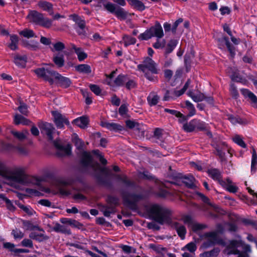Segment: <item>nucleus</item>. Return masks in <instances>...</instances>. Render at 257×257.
<instances>
[{"label": "nucleus", "mask_w": 257, "mask_h": 257, "mask_svg": "<svg viewBox=\"0 0 257 257\" xmlns=\"http://www.w3.org/2000/svg\"><path fill=\"white\" fill-rule=\"evenodd\" d=\"M204 237L205 241L201 246L203 249H207L217 244L224 247L223 252L226 255L238 254L237 257H249L250 246L241 240L240 236H237L235 239L225 241L219 237L217 232L212 231L206 233Z\"/></svg>", "instance_id": "nucleus-1"}, {"label": "nucleus", "mask_w": 257, "mask_h": 257, "mask_svg": "<svg viewBox=\"0 0 257 257\" xmlns=\"http://www.w3.org/2000/svg\"><path fill=\"white\" fill-rule=\"evenodd\" d=\"M147 210L151 217L160 224H167L175 229L181 239L185 238L187 232L185 227L180 222L172 219L171 211L159 204H153L147 207Z\"/></svg>", "instance_id": "nucleus-2"}, {"label": "nucleus", "mask_w": 257, "mask_h": 257, "mask_svg": "<svg viewBox=\"0 0 257 257\" xmlns=\"http://www.w3.org/2000/svg\"><path fill=\"white\" fill-rule=\"evenodd\" d=\"M46 67L39 68L34 70L38 77L48 81L50 84L57 82L64 88H67L71 85V81L68 78L62 76L51 69L50 67H53V64H46Z\"/></svg>", "instance_id": "nucleus-3"}, {"label": "nucleus", "mask_w": 257, "mask_h": 257, "mask_svg": "<svg viewBox=\"0 0 257 257\" xmlns=\"http://www.w3.org/2000/svg\"><path fill=\"white\" fill-rule=\"evenodd\" d=\"M0 175L8 180L22 184H26L29 181L37 185L40 184V181L35 177L27 176L22 168H15L11 170H8L1 162Z\"/></svg>", "instance_id": "nucleus-4"}, {"label": "nucleus", "mask_w": 257, "mask_h": 257, "mask_svg": "<svg viewBox=\"0 0 257 257\" xmlns=\"http://www.w3.org/2000/svg\"><path fill=\"white\" fill-rule=\"evenodd\" d=\"M81 164L87 169H91L95 172L104 173L107 172L106 168L101 167L100 165L93 160L90 152L83 151L81 156Z\"/></svg>", "instance_id": "nucleus-5"}, {"label": "nucleus", "mask_w": 257, "mask_h": 257, "mask_svg": "<svg viewBox=\"0 0 257 257\" xmlns=\"http://www.w3.org/2000/svg\"><path fill=\"white\" fill-rule=\"evenodd\" d=\"M138 67L139 69L145 73L146 78L148 80L152 81H155L156 78L152 74H157L158 71L155 63L152 59L146 58L144 60L143 64L139 65Z\"/></svg>", "instance_id": "nucleus-6"}, {"label": "nucleus", "mask_w": 257, "mask_h": 257, "mask_svg": "<svg viewBox=\"0 0 257 257\" xmlns=\"http://www.w3.org/2000/svg\"><path fill=\"white\" fill-rule=\"evenodd\" d=\"M164 36L163 28L159 23H156L154 26L146 30L145 32L141 34L139 39L141 40H147L152 37L161 39Z\"/></svg>", "instance_id": "nucleus-7"}, {"label": "nucleus", "mask_w": 257, "mask_h": 257, "mask_svg": "<svg viewBox=\"0 0 257 257\" xmlns=\"http://www.w3.org/2000/svg\"><path fill=\"white\" fill-rule=\"evenodd\" d=\"M115 73V71H113L109 75H106V84L111 87L123 86L127 80V77L123 75H119L114 80H112Z\"/></svg>", "instance_id": "nucleus-8"}, {"label": "nucleus", "mask_w": 257, "mask_h": 257, "mask_svg": "<svg viewBox=\"0 0 257 257\" xmlns=\"http://www.w3.org/2000/svg\"><path fill=\"white\" fill-rule=\"evenodd\" d=\"M2 149L4 151L15 152L19 155H26L28 153L27 149L22 146H15L10 144H6L3 142H1Z\"/></svg>", "instance_id": "nucleus-9"}, {"label": "nucleus", "mask_w": 257, "mask_h": 257, "mask_svg": "<svg viewBox=\"0 0 257 257\" xmlns=\"http://www.w3.org/2000/svg\"><path fill=\"white\" fill-rule=\"evenodd\" d=\"M54 145L57 149V153L60 156H68L71 153V146L69 144L64 145L59 140H56L53 142Z\"/></svg>", "instance_id": "nucleus-10"}, {"label": "nucleus", "mask_w": 257, "mask_h": 257, "mask_svg": "<svg viewBox=\"0 0 257 257\" xmlns=\"http://www.w3.org/2000/svg\"><path fill=\"white\" fill-rule=\"evenodd\" d=\"M52 114L53 116L54 122L57 128H63L64 124L69 125V121L68 118L58 111H52Z\"/></svg>", "instance_id": "nucleus-11"}, {"label": "nucleus", "mask_w": 257, "mask_h": 257, "mask_svg": "<svg viewBox=\"0 0 257 257\" xmlns=\"http://www.w3.org/2000/svg\"><path fill=\"white\" fill-rule=\"evenodd\" d=\"M190 84V80H188L182 89L180 90H173V92H171V95H169L170 92L169 90H167L164 96L163 100L164 101H169L171 99H174L177 97L181 96L187 90Z\"/></svg>", "instance_id": "nucleus-12"}, {"label": "nucleus", "mask_w": 257, "mask_h": 257, "mask_svg": "<svg viewBox=\"0 0 257 257\" xmlns=\"http://www.w3.org/2000/svg\"><path fill=\"white\" fill-rule=\"evenodd\" d=\"M144 195L143 194H124L123 198L124 203L128 205L134 204L137 202L143 199Z\"/></svg>", "instance_id": "nucleus-13"}, {"label": "nucleus", "mask_w": 257, "mask_h": 257, "mask_svg": "<svg viewBox=\"0 0 257 257\" xmlns=\"http://www.w3.org/2000/svg\"><path fill=\"white\" fill-rule=\"evenodd\" d=\"M40 231V232L33 231L29 234V237L32 239L36 240L39 242H41L48 239V237L45 234V231L43 229L40 228L39 226L36 228Z\"/></svg>", "instance_id": "nucleus-14"}, {"label": "nucleus", "mask_w": 257, "mask_h": 257, "mask_svg": "<svg viewBox=\"0 0 257 257\" xmlns=\"http://www.w3.org/2000/svg\"><path fill=\"white\" fill-rule=\"evenodd\" d=\"M240 92L245 98H248L249 100L253 107L257 108V97L253 93L245 88L240 89Z\"/></svg>", "instance_id": "nucleus-15"}, {"label": "nucleus", "mask_w": 257, "mask_h": 257, "mask_svg": "<svg viewBox=\"0 0 257 257\" xmlns=\"http://www.w3.org/2000/svg\"><path fill=\"white\" fill-rule=\"evenodd\" d=\"M220 185L225 188L227 191L231 193H236L238 190V187L228 178L224 180V181H221Z\"/></svg>", "instance_id": "nucleus-16"}, {"label": "nucleus", "mask_w": 257, "mask_h": 257, "mask_svg": "<svg viewBox=\"0 0 257 257\" xmlns=\"http://www.w3.org/2000/svg\"><path fill=\"white\" fill-rule=\"evenodd\" d=\"M42 132L46 134L50 140H53L52 134L54 131V127L51 123L44 122L40 126Z\"/></svg>", "instance_id": "nucleus-17"}, {"label": "nucleus", "mask_w": 257, "mask_h": 257, "mask_svg": "<svg viewBox=\"0 0 257 257\" xmlns=\"http://www.w3.org/2000/svg\"><path fill=\"white\" fill-rule=\"evenodd\" d=\"M101 125L110 131L118 132L123 130V127L117 123L114 122H108L106 121L101 122Z\"/></svg>", "instance_id": "nucleus-18"}, {"label": "nucleus", "mask_w": 257, "mask_h": 257, "mask_svg": "<svg viewBox=\"0 0 257 257\" xmlns=\"http://www.w3.org/2000/svg\"><path fill=\"white\" fill-rule=\"evenodd\" d=\"M71 183L69 180H63L60 182L58 186L60 193L62 195H68L71 194L70 191L67 187V185Z\"/></svg>", "instance_id": "nucleus-19"}, {"label": "nucleus", "mask_w": 257, "mask_h": 257, "mask_svg": "<svg viewBox=\"0 0 257 257\" xmlns=\"http://www.w3.org/2000/svg\"><path fill=\"white\" fill-rule=\"evenodd\" d=\"M72 123L81 128H85L87 127L89 119L87 116H82L74 119Z\"/></svg>", "instance_id": "nucleus-20"}, {"label": "nucleus", "mask_w": 257, "mask_h": 257, "mask_svg": "<svg viewBox=\"0 0 257 257\" xmlns=\"http://www.w3.org/2000/svg\"><path fill=\"white\" fill-rule=\"evenodd\" d=\"M70 48L72 51H74L78 57L79 61L84 60L87 56L83 50L80 47H77L74 44H70Z\"/></svg>", "instance_id": "nucleus-21"}, {"label": "nucleus", "mask_w": 257, "mask_h": 257, "mask_svg": "<svg viewBox=\"0 0 257 257\" xmlns=\"http://www.w3.org/2000/svg\"><path fill=\"white\" fill-rule=\"evenodd\" d=\"M28 17L31 21L39 25L43 16L42 14L34 11L30 13Z\"/></svg>", "instance_id": "nucleus-22"}, {"label": "nucleus", "mask_w": 257, "mask_h": 257, "mask_svg": "<svg viewBox=\"0 0 257 257\" xmlns=\"http://www.w3.org/2000/svg\"><path fill=\"white\" fill-rule=\"evenodd\" d=\"M157 184L159 188V192L158 194V196L162 197H166L168 196V194L172 193L170 191L166 190L165 188H168L167 183L165 184L157 182Z\"/></svg>", "instance_id": "nucleus-23"}, {"label": "nucleus", "mask_w": 257, "mask_h": 257, "mask_svg": "<svg viewBox=\"0 0 257 257\" xmlns=\"http://www.w3.org/2000/svg\"><path fill=\"white\" fill-rule=\"evenodd\" d=\"M209 176L214 180L217 181L220 184L221 181H224L222 179L221 173L219 171L216 169H212L208 170Z\"/></svg>", "instance_id": "nucleus-24"}, {"label": "nucleus", "mask_w": 257, "mask_h": 257, "mask_svg": "<svg viewBox=\"0 0 257 257\" xmlns=\"http://www.w3.org/2000/svg\"><path fill=\"white\" fill-rule=\"evenodd\" d=\"M53 229L54 231L58 232L70 234L71 231L70 228L66 225H62L58 223H55Z\"/></svg>", "instance_id": "nucleus-25"}, {"label": "nucleus", "mask_w": 257, "mask_h": 257, "mask_svg": "<svg viewBox=\"0 0 257 257\" xmlns=\"http://www.w3.org/2000/svg\"><path fill=\"white\" fill-rule=\"evenodd\" d=\"M26 62L27 57L26 55L17 54L14 57V62L19 67H24Z\"/></svg>", "instance_id": "nucleus-26"}, {"label": "nucleus", "mask_w": 257, "mask_h": 257, "mask_svg": "<svg viewBox=\"0 0 257 257\" xmlns=\"http://www.w3.org/2000/svg\"><path fill=\"white\" fill-rule=\"evenodd\" d=\"M160 97L154 92H151L147 97V101L150 106L156 105L159 102Z\"/></svg>", "instance_id": "nucleus-27"}, {"label": "nucleus", "mask_w": 257, "mask_h": 257, "mask_svg": "<svg viewBox=\"0 0 257 257\" xmlns=\"http://www.w3.org/2000/svg\"><path fill=\"white\" fill-rule=\"evenodd\" d=\"M188 95L191 97L193 101L196 102L202 101L205 99L204 94L200 92L195 93L192 91H189L188 92Z\"/></svg>", "instance_id": "nucleus-28"}, {"label": "nucleus", "mask_w": 257, "mask_h": 257, "mask_svg": "<svg viewBox=\"0 0 257 257\" xmlns=\"http://www.w3.org/2000/svg\"><path fill=\"white\" fill-rule=\"evenodd\" d=\"M194 181V178L191 175L185 176L182 178V183L189 188H194L195 187Z\"/></svg>", "instance_id": "nucleus-29"}, {"label": "nucleus", "mask_w": 257, "mask_h": 257, "mask_svg": "<svg viewBox=\"0 0 257 257\" xmlns=\"http://www.w3.org/2000/svg\"><path fill=\"white\" fill-rule=\"evenodd\" d=\"M178 43V41L175 39L171 40L167 44L165 49V54L166 55H168L171 53L174 49L176 48L177 44Z\"/></svg>", "instance_id": "nucleus-30"}, {"label": "nucleus", "mask_w": 257, "mask_h": 257, "mask_svg": "<svg viewBox=\"0 0 257 257\" xmlns=\"http://www.w3.org/2000/svg\"><path fill=\"white\" fill-rule=\"evenodd\" d=\"M164 111L166 112L169 113L172 115H174L177 117H179V121L180 122H183L184 121H185L187 120V118L185 117V115H184L183 114H182L179 111H178L174 109H170L168 108H165L164 109Z\"/></svg>", "instance_id": "nucleus-31"}, {"label": "nucleus", "mask_w": 257, "mask_h": 257, "mask_svg": "<svg viewBox=\"0 0 257 257\" xmlns=\"http://www.w3.org/2000/svg\"><path fill=\"white\" fill-rule=\"evenodd\" d=\"M221 42H224L228 51L229 52L231 57L233 58L235 55V48L233 46H231L228 38L226 37H223L221 39L219 40Z\"/></svg>", "instance_id": "nucleus-32"}, {"label": "nucleus", "mask_w": 257, "mask_h": 257, "mask_svg": "<svg viewBox=\"0 0 257 257\" xmlns=\"http://www.w3.org/2000/svg\"><path fill=\"white\" fill-rule=\"evenodd\" d=\"M220 249L218 247H215L210 251H205L200 254V257H217Z\"/></svg>", "instance_id": "nucleus-33"}, {"label": "nucleus", "mask_w": 257, "mask_h": 257, "mask_svg": "<svg viewBox=\"0 0 257 257\" xmlns=\"http://www.w3.org/2000/svg\"><path fill=\"white\" fill-rule=\"evenodd\" d=\"M14 122L16 124H22L23 125H29L30 123L29 120L20 114L15 115Z\"/></svg>", "instance_id": "nucleus-34"}, {"label": "nucleus", "mask_w": 257, "mask_h": 257, "mask_svg": "<svg viewBox=\"0 0 257 257\" xmlns=\"http://www.w3.org/2000/svg\"><path fill=\"white\" fill-rule=\"evenodd\" d=\"M196 119L191 120L189 123H185L183 124V128L186 132H192L196 130L195 123Z\"/></svg>", "instance_id": "nucleus-35"}, {"label": "nucleus", "mask_w": 257, "mask_h": 257, "mask_svg": "<svg viewBox=\"0 0 257 257\" xmlns=\"http://www.w3.org/2000/svg\"><path fill=\"white\" fill-rule=\"evenodd\" d=\"M72 18L73 21L76 22V23L78 25V27L81 30V31H77V32L79 33V34H82L85 25L84 21L82 20L79 17H78L77 15L72 16Z\"/></svg>", "instance_id": "nucleus-36"}, {"label": "nucleus", "mask_w": 257, "mask_h": 257, "mask_svg": "<svg viewBox=\"0 0 257 257\" xmlns=\"http://www.w3.org/2000/svg\"><path fill=\"white\" fill-rule=\"evenodd\" d=\"M11 42L9 44V47L12 50H16L18 49V37L16 35H12L10 36Z\"/></svg>", "instance_id": "nucleus-37"}, {"label": "nucleus", "mask_w": 257, "mask_h": 257, "mask_svg": "<svg viewBox=\"0 0 257 257\" xmlns=\"http://www.w3.org/2000/svg\"><path fill=\"white\" fill-rule=\"evenodd\" d=\"M185 104L187 108L189 111V113L187 116H185L187 118V120L189 117H191L195 114L196 110L193 104L189 101H186Z\"/></svg>", "instance_id": "nucleus-38"}, {"label": "nucleus", "mask_w": 257, "mask_h": 257, "mask_svg": "<svg viewBox=\"0 0 257 257\" xmlns=\"http://www.w3.org/2000/svg\"><path fill=\"white\" fill-rule=\"evenodd\" d=\"M126 125L130 128L141 130L142 134L144 133V129L142 128L140 124L134 121L127 120L126 121Z\"/></svg>", "instance_id": "nucleus-39"}, {"label": "nucleus", "mask_w": 257, "mask_h": 257, "mask_svg": "<svg viewBox=\"0 0 257 257\" xmlns=\"http://www.w3.org/2000/svg\"><path fill=\"white\" fill-rule=\"evenodd\" d=\"M53 61L54 63L58 67H61L64 65V56L62 54H57L54 56Z\"/></svg>", "instance_id": "nucleus-40"}, {"label": "nucleus", "mask_w": 257, "mask_h": 257, "mask_svg": "<svg viewBox=\"0 0 257 257\" xmlns=\"http://www.w3.org/2000/svg\"><path fill=\"white\" fill-rule=\"evenodd\" d=\"M251 171L255 172L257 169V154L254 149L252 151Z\"/></svg>", "instance_id": "nucleus-41"}, {"label": "nucleus", "mask_w": 257, "mask_h": 257, "mask_svg": "<svg viewBox=\"0 0 257 257\" xmlns=\"http://www.w3.org/2000/svg\"><path fill=\"white\" fill-rule=\"evenodd\" d=\"M38 7L44 11L51 12L52 10V5L46 1H40L38 4Z\"/></svg>", "instance_id": "nucleus-42"}, {"label": "nucleus", "mask_w": 257, "mask_h": 257, "mask_svg": "<svg viewBox=\"0 0 257 257\" xmlns=\"http://www.w3.org/2000/svg\"><path fill=\"white\" fill-rule=\"evenodd\" d=\"M130 4L139 11H142L145 9L144 4L140 0H130Z\"/></svg>", "instance_id": "nucleus-43"}, {"label": "nucleus", "mask_w": 257, "mask_h": 257, "mask_svg": "<svg viewBox=\"0 0 257 257\" xmlns=\"http://www.w3.org/2000/svg\"><path fill=\"white\" fill-rule=\"evenodd\" d=\"M76 69L77 71L88 74L91 72L90 67L87 64H80L76 67Z\"/></svg>", "instance_id": "nucleus-44"}, {"label": "nucleus", "mask_w": 257, "mask_h": 257, "mask_svg": "<svg viewBox=\"0 0 257 257\" xmlns=\"http://www.w3.org/2000/svg\"><path fill=\"white\" fill-rule=\"evenodd\" d=\"M17 205L29 215L32 216L35 213V211L30 206H25L21 203H18Z\"/></svg>", "instance_id": "nucleus-45"}, {"label": "nucleus", "mask_w": 257, "mask_h": 257, "mask_svg": "<svg viewBox=\"0 0 257 257\" xmlns=\"http://www.w3.org/2000/svg\"><path fill=\"white\" fill-rule=\"evenodd\" d=\"M114 13L120 20H124L127 17V13L122 8H117Z\"/></svg>", "instance_id": "nucleus-46"}, {"label": "nucleus", "mask_w": 257, "mask_h": 257, "mask_svg": "<svg viewBox=\"0 0 257 257\" xmlns=\"http://www.w3.org/2000/svg\"><path fill=\"white\" fill-rule=\"evenodd\" d=\"M233 141L240 147L245 148L246 145L243 141L242 138L239 135H236L232 138Z\"/></svg>", "instance_id": "nucleus-47"}, {"label": "nucleus", "mask_w": 257, "mask_h": 257, "mask_svg": "<svg viewBox=\"0 0 257 257\" xmlns=\"http://www.w3.org/2000/svg\"><path fill=\"white\" fill-rule=\"evenodd\" d=\"M136 39L131 36H124L123 37V42L125 47L130 45L134 44L136 43Z\"/></svg>", "instance_id": "nucleus-48"}, {"label": "nucleus", "mask_w": 257, "mask_h": 257, "mask_svg": "<svg viewBox=\"0 0 257 257\" xmlns=\"http://www.w3.org/2000/svg\"><path fill=\"white\" fill-rule=\"evenodd\" d=\"M72 140L77 148L81 149L83 146V142L80 140L77 135L74 134L72 137Z\"/></svg>", "instance_id": "nucleus-49"}, {"label": "nucleus", "mask_w": 257, "mask_h": 257, "mask_svg": "<svg viewBox=\"0 0 257 257\" xmlns=\"http://www.w3.org/2000/svg\"><path fill=\"white\" fill-rule=\"evenodd\" d=\"M19 34L27 38L35 37V33L32 30L28 29H26L23 31H21Z\"/></svg>", "instance_id": "nucleus-50"}, {"label": "nucleus", "mask_w": 257, "mask_h": 257, "mask_svg": "<svg viewBox=\"0 0 257 257\" xmlns=\"http://www.w3.org/2000/svg\"><path fill=\"white\" fill-rule=\"evenodd\" d=\"M12 134L18 139L22 140L26 137V136L29 134V133L27 131H24L23 132L12 131Z\"/></svg>", "instance_id": "nucleus-51"}, {"label": "nucleus", "mask_w": 257, "mask_h": 257, "mask_svg": "<svg viewBox=\"0 0 257 257\" xmlns=\"http://www.w3.org/2000/svg\"><path fill=\"white\" fill-rule=\"evenodd\" d=\"M166 45V41L164 39L161 40L157 38V41L154 43L153 46L155 49H163L165 48Z\"/></svg>", "instance_id": "nucleus-52"}, {"label": "nucleus", "mask_w": 257, "mask_h": 257, "mask_svg": "<svg viewBox=\"0 0 257 257\" xmlns=\"http://www.w3.org/2000/svg\"><path fill=\"white\" fill-rule=\"evenodd\" d=\"M26 46L28 48L33 50H36L40 48L39 43L35 41H31L28 42L26 44Z\"/></svg>", "instance_id": "nucleus-53"}, {"label": "nucleus", "mask_w": 257, "mask_h": 257, "mask_svg": "<svg viewBox=\"0 0 257 257\" xmlns=\"http://www.w3.org/2000/svg\"><path fill=\"white\" fill-rule=\"evenodd\" d=\"M206 226L204 224L193 222L191 223L190 225V227L192 229V230L194 232H197L199 230L203 229L205 228Z\"/></svg>", "instance_id": "nucleus-54"}, {"label": "nucleus", "mask_w": 257, "mask_h": 257, "mask_svg": "<svg viewBox=\"0 0 257 257\" xmlns=\"http://www.w3.org/2000/svg\"><path fill=\"white\" fill-rule=\"evenodd\" d=\"M60 221L63 224H68L71 226H75L78 223L77 221L75 220L71 219H68L66 218H63L60 219Z\"/></svg>", "instance_id": "nucleus-55"}, {"label": "nucleus", "mask_w": 257, "mask_h": 257, "mask_svg": "<svg viewBox=\"0 0 257 257\" xmlns=\"http://www.w3.org/2000/svg\"><path fill=\"white\" fill-rule=\"evenodd\" d=\"M12 235H13L15 239H21L24 236V233L19 229H13L12 231Z\"/></svg>", "instance_id": "nucleus-56"}, {"label": "nucleus", "mask_w": 257, "mask_h": 257, "mask_svg": "<svg viewBox=\"0 0 257 257\" xmlns=\"http://www.w3.org/2000/svg\"><path fill=\"white\" fill-rule=\"evenodd\" d=\"M230 77L233 81L241 82L244 85L246 84V80L241 78L236 72L230 75Z\"/></svg>", "instance_id": "nucleus-57"}, {"label": "nucleus", "mask_w": 257, "mask_h": 257, "mask_svg": "<svg viewBox=\"0 0 257 257\" xmlns=\"http://www.w3.org/2000/svg\"><path fill=\"white\" fill-rule=\"evenodd\" d=\"M197 249L196 244L194 242H190L186 245L183 248V250H187L193 253Z\"/></svg>", "instance_id": "nucleus-58"}, {"label": "nucleus", "mask_w": 257, "mask_h": 257, "mask_svg": "<svg viewBox=\"0 0 257 257\" xmlns=\"http://www.w3.org/2000/svg\"><path fill=\"white\" fill-rule=\"evenodd\" d=\"M196 121L195 123L196 130L202 131L206 129V124L204 122L197 119H196Z\"/></svg>", "instance_id": "nucleus-59"}, {"label": "nucleus", "mask_w": 257, "mask_h": 257, "mask_svg": "<svg viewBox=\"0 0 257 257\" xmlns=\"http://www.w3.org/2000/svg\"><path fill=\"white\" fill-rule=\"evenodd\" d=\"M64 48V44L62 42H58L53 44V48H52V51H60Z\"/></svg>", "instance_id": "nucleus-60"}, {"label": "nucleus", "mask_w": 257, "mask_h": 257, "mask_svg": "<svg viewBox=\"0 0 257 257\" xmlns=\"http://www.w3.org/2000/svg\"><path fill=\"white\" fill-rule=\"evenodd\" d=\"M104 8L109 12L111 13H114L117 8H116L115 6L111 3H107L105 4H104Z\"/></svg>", "instance_id": "nucleus-61"}, {"label": "nucleus", "mask_w": 257, "mask_h": 257, "mask_svg": "<svg viewBox=\"0 0 257 257\" xmlns=\"http://www.w3.org/2000/svg\"><path fill=\"white\" fill-rule=\"evenodd\" d=\"M52 23V20L48 18H44V17H43L42 21L39 25L46 28H49L51 26Z\"/></svg>", "instance_id": "nucleus-62"}, {"label": "nucleus", "mask_w": 257, "mask_h": 257, "mask_svg": "<svg viewBox=\"0 0 257 257\" xmlns=\"http://www.w3.org/2000/svg\"><path fill=\"white\" fill-rule=\"evenodd\" d=\"M21 245L24 247H27L29 248H33V243L32 241L28 238L24 239L21 242Z\"/></svg>", "instance_id": "nucleus-63"}, {"label": "nucleus", "mask_w": 257, "mask_h": 257, "mask_svg": "<svg viewBox=\"0 0 257 257\" xmlns=\"http://www.w3.org/2000/svg\"><path fill=\"white\" fill-rule=\"evenodd\" d=\"M4 247L8 249L9 251L11 252H14L15 253V245L14 243L11 242H5L3 244Z\"/></svg>", "instance_id": "nucleus-64"}]
</instances>
